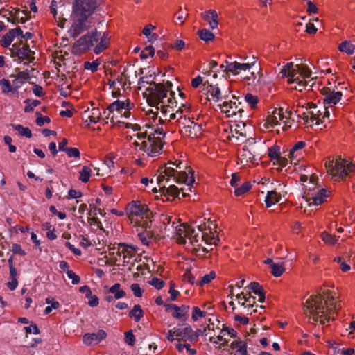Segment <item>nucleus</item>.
<instances>
[{
    "label": "nucleus",
    "mask_w": 355,
    "mask_h": 355,
    "mask_svg": "<svg viewBox=\"0 0 355 355\" xmlns=\"http://www.w3.org/2000/svg\"><path fill=\"white\" fill-rule=\"evenodd\" d=\"M157 180L159 186V193H161V196H164L165 197L170 196H173V198L178 197L180 191L175 185L171 184L168 187H166L165 185L162 186V182L165 180V175H163L162 173H161L157 177Z\"/></svg>",
    "instance_id": "nucleus-17"
},
{
    "label": "nucleus",
    "mask_w": 355,
    "mask_h": 355,
    "mask_svg": "<svg viewBox=\"0 0 355 355\" xmlns=\"http://www.w3.org/2000/svg\"><path fill=\"white\" fill-rule=\"evenodd\" d=\"M144 311L141 309V306L135 304L133 309L129 312V317L134 318L135 322H139L144 316Z\"/></svg>",
    "instance_id": "nucleus-33"
},
{
    "label": "nucleus",
    "mask_w": 355,
    "mask_h": 355,
    "mask_svg": "<svg viewBox=\"0 0 355 355\" xmlns=\"http://www.w3.org/2000/svg\"><path fill=\"white\" fill-rule=\"evenodd\" d=\"M100 64V62L96 60L93 62H84V68L87 70L91 71L92 73L96 72L98 70V67Z\"/></svg>",
    "instance_id": "nucleus-49"
},
{
    "label": "nucleus",
    "mask_w": 355,
    "mask_h": 355,
    "mask_svg": "<svg viewBox=\"0 0 355 355\" xmlns=\"http://www.w3.org/2000/svg\"><path fill=\"white\" fill-rule=\"evenodd\" d=\"M100 37V32L96 29L88 32L77 40L72 46V53L76 55H80L89 51L96 44Z\"/></svg>",
    "instance_id": "nucleus-7"
},
{
    "label": "nucleus",
    "mask_w": 355,
    "mask_h": 355,
    "mask_svg": "<svg viewBox=\"0 0 355 355\" xmlns=\"http://www.w3.org/2000/svg\"><path fill=\"white\" fill-rule=\"evenodd\" d=\"M156 75L155 73H149V74H147L143 77H141L138 81V84L139 85H141L143 83H147V84H149L150 85H152V87H154V85H153V83H155L154 81H149L148 79L150 78H152L153 77L154 78H155Z\"/></svg>",
    "instance_id": "nucleus-57"
},
{
    "label": "nucleus",
    "mask_w": 355,
    "mask_h": 355,
    "mask_svg": "<svg viewBox=\"0 0 355 355\" xmlns=\"http://www.w3.org/2000/svg\"><path fill=\"white\" fill-rule=\"evenodd\" d=\"M26 335L24 339V347H35L38 344L42 343V340L40 338H31L30 334L38 335L40 334V330L37 325L34 322H31L29 325L24 327Z\"/></svg>",
    "instance_id": "nucleus-12"
},
{
    "label": "nucleus",
    "mask_w": 355,
    "mask_h": 355,
    "mask_svg": "<svg viewBox=\"0 0 355 355\" xmlns=\"http://www.w3.org/2000/svg\"><path fill=\"white\" fill-rule=\"evenodd\" d=\"M282 77H288V80L299 78H309L311 76V70L307 65L297 64L294 65L293 62L287 63L280 71Z\"/></svg>",
    "instance_id": "nucleus-9"
},
{
    "label": "nucleus",
    "mask_w": 355,
    "mask_h": 355,
    "mask_svg": "<svg viewBox=\"0 0 355 355\" xmlns=\"http://www.w3.org/2000/svg\"><path fill=\"white\" fill-rule=\"evenodd\" d=\"M130 288L132 291L135 297H140L142 296L143 291L140 288V286L138 284H132L130 286Z\"/></svg>",
    "instance_id": "nucleus-62"
},
{
    "label": "nucleus",
    "mask_w": 355,
    "mask_h": 355,
    "mask_svg": "<svg viewBox=\"0 0 355 355\" xmlns=\"http://www.w3.org/2000/svg\"><path fill=\"white\" fill-rule=\"evenodd\" d=\"M322 240L327 243H329V244H335L337 241V239H336V237L334 236H332L331 234H329V233H327V232H322Z\"/></svg>",
    "instance_id": "nucleus-56"
},
{
    "label": "nucleus",
    "mask_w": 355,
    "mask_h": 355,
    "mask_svg": "<svg viewBox=\"0 0 355 355\" xmlns=\"http://www.w3.org/2000/svg\"><path fill=\"white\" fill-rule=\"evenodd\" d=\"M270 269H271V271H270L271 274L275 277H280L284 273V272L285 270L283 263H272Z\"/></svg>",
    "instance_id": "nucleus-35"
},
{
    "label": "nucleus",
    "mask_w": 355,
    "mask_h": 355,
    "mask_svg": "<svg viewBox=\"0 0 355 355\" xmlns=\"http://www.w3.org/2000/svg\"><path fill=\"white\" fill-rule=\"evenodd\" d=\"M35 51H33L29 45L24 43V83L35 84L37 82L39 71L35 68Z\"/></svg>",
    "instance_id": "nucleus-6"
},
{
    "label": "nucleus",
    "mask_w": 355,
    "mask_h": 355,
    "mask_svg": "<svg viewBox=\"0 0 355 355\" xmlns=\"http://www.w3.org/2000/svg\"><path fill=\"white\" fill-rule=\"evenodd\" d=\"M99 40H100V42L94 49V52L96 55L100 54L105 49L107 48L108 44H109L108 33L106 32H104L102 35H100Z\"/></svg>",
    "instance_id": "nucleus-23"
},
{
    "label": "nucleus",
    "mask_w": 355,
    "mask_h": 355,
    "mask_svg": "<svg viewBox=\"0 0 355 355\" xmlns=\"http://www.w3.org/2000/svg\"><path fill=\"white\" fill-rule=\"evenodd\" d=\"M185 232V224L180 225L179 227H175V235L178 243L184 244L186 243Z\"/></svg>",
    "instance_id": "nucleus-34"
},
{
    "label": "nucleus",
    "mask_w": 355,
    "mask_h": 355,
    "mask_svg": "<svg viewBox=\"0 0 355 355\" xmlns=\"http://www.w3.org/2000/svg\"><path fill=\"white\" fill-rule=\"evenodd\" d=\"M224 332H227L232 338H236L237 336L236 331L233 328L227 327L225 324H223L220 334H223Z\"/></svg>",
    "instance_id": "nucleus-64"
},
{
    "label": "nucleus",
    "mask_w": 355,
    "mask_h": 355,
    "mask_svg": "<svg viewBox=\"0 0 355 355\" xmlns=\"http://www.w3.org/2000/svg\"><path fill=\"white\" fill-rule=\"evenodd\" d=\"M255 60L251 63H239L236 61L229 62L225 61V70L227 71V73H232L234 75H237L241 71L244 72L249 71L255 65Z\"/></svg>",
    "instance_id": "nucleus-16"
},
{
    "label": "nucleus",
    "mask_w": 355,
    "mask_h": 355,
    "mask_svg": "<svg viewBox=\"0 0 355 355\" xmlns=\"http://www.w3.org/2000/svg\"><path fill=\"white\" fill-rule=\"evenodd\" d=\"M282 197L279 193L276 191H268L265 202L267 207H270L272 205L280 201Z\"/></svg>",
    "instance_id": "nucleus-25"
},
{
    "label": "nucleus",
    "mask_w": 355,
    "mask_h": 355,
    "mask_svg": "<svg viewBox=\"0 0 355 355\" xmlns=\"http://www.w3.org/2000/svg\"><path fill=\"white\" fill-rule=\"evenodd\" d=\"M65 153L69 157L77 158V157H80V151L76 148H72V147L68 148L67 149V150L65 151Z\"/></svg>",
    "instance_id": "nucleus-61"
},
{
    "label": "nucleus",
    "mask_w": 355,
    "mask_h": 355,
    "mask_svg": "<svg viewBox=\"0 0 355 355\" xmlns=\"http://www.w3.org/2000/svg\"><path fill=\"white\" fill-rule=\"evenodd\" d=\"M311 80H306L303 78V80H300L299 78H295L292 80H288V83L289 84L291 83H297V86L294 87L295 89L302 92L303 89H305L306 87L309 85V83Z\"/></svg>",
    "instance_id": "nucleus-36"
},
{
    "label": "nucleus",
    "mask_w": 355,
    "mask_h": 355,
    "mask_svg": "<svg viewBox=\"0 0 355 355\" xmlns=\"http://www.w3.org/2000/svg\"><path fill=\"white\" fill-rule=\"evenodd\" d=\"M107 334L104 330H99L97 333H86L83 337L84 344L92 345L97 344L106 338Z\"/></svg>",
    "instance_id": "nucleus-18"
},
{
    "label": "nucleus",
    "mask_w": 355,
    "mask_h": 355,
    "mask_svg": "<svg viewBox=\"0 0 355 355\" xmlns=\"http://www.w3.org/2000/svg\"><path fill=\"white\" fill-rule=\"evenodd\" d=\"M177 340L196 343L198 341V336L188 324H178L176 326Z\"/></svg>",
    "instance_id": "nucleus-14"
},
{
    "label": "nucleus",
    "mask_w": 355,
    "mask_h": 355,
    "mask_svg": "<svg viewBox=\"0 0 355 355\" xmlns=\"http://www.w3.org/2000/svg\"><path fill=\"white\" fill-rule=\"evenodd\" d=\"M306 146V143L304 141H298L297 142L290 150L289 156L291 159L295 157V153L299 150L302 149Z\"/></svg>",
    "instance_id": "nucleus-48"
},
{
    "label": "nucleus",
    "mask_w": 355,
    "mask_h": 355,
    "mask_svg": "<svg viewBox=\"0 0 355 355\" xmlns=\"http://www.w3.org/2000/svg\"><path fill=\"white\" fill-rule=\"evenodd\" d=\"M123 101L116 100L112 103L107 107L108 115L114 111L121 112L123 110Z\"/></svg>",
    "instance_id": "nucleus-43"
},
{
    "label": "nucleus",
    "mask_w": 355,
    "mask_h": 355,
    "mask_svg": "<svg viewBox=\"0 0 355 355\" xmlns=\"http://www.w3.org/2000/svg\"><path fill=\"white\" fill-rule=\"evenodd\" d=\"M10 83L12 88V94H18V90L22 86V75L19 72L17 75L10 76Z\"/></svg>",
    "instance_id": "nucleus-26"
},
{
    "label": "nucleus",
    "mask_w": 355,
    "mask_h": 355,
    "mask_svg": "<svg viewBox=\"0 0 355 355\" xmlns=\"http://www.w3.org/2000/svg\"><path fill=\"white\" fill-rule=\"evenodd\" d=\"M125 342L130 346H134L135 344V336L132 330L125 333Z\"/></svg>",
    "instance_id": "nucleus-54"
},
{
    "label": "nucleus",
    "mask_w": 355,
    "mask_h": 355,
    "mask_svg": "<svg viewBox=\"0 0 355 355\" xmlns=\"http://www.w3.org/2000/svg\"><path fill=\"white\" fill-rule=\"evenodd\" d=\"M322 297L320 294L310 296L306 301L304 313L311 316L314 322H318L319 318H320V324H324L325 321L329 320V315L333 311L340 309L341 306L338 302H332L329 304V306L327 307L326 311H324V305L322 303Z\"/></svg>",
    "instance_id": "nucleus-2"
},
{
    "label": "nucleus",
    "mask_w": 355,
    "mask_h": 355,
    "mask_svg": "<svg viewBox=\"0 0 355 355\" xmlns=\"http://www.w3.org/2000/svg\"><path fill=\"white\" fill-rule=\"evenodd\" d=\"M35 115L37 116L36 124L38 126H42L45 123H50L51 119L47 116H42L40 112H36Z\"/></svg>",
    "instance_id": "nucleus-50"
},
{
    "label": "nucleus",
    "mask_w": 355,
    "mask_h": 355,
    "mask_svg": "<svg viewBox=\"0 0 355 355\" xmlns=\"http://www.w3.org/2000/svg\"><path fill=\"white\" fill-rule=\"evenodd\" d=\"M16 277L17 271L15 268L12 265H10V277L8 282L6 283V285L8 288L11 291L15 290L18 286V282Z\"/></svg>",
    "instance_id": "nucleus-28"
},
{
    "label": "nucleus",
    "mask_w": 355,
    "mask_h": 355,
    "mask_svg": "<svg viewBox=\"0 0 355 355\" xmlns=\"http://www.w3.org/2000/svg\"><path fill=\"white\" fill-rule=\"evenodd\" d=\"M329 192L325 189H320L314 193H306L305 191L304 198L309 207L312 205L318 206L325 201V199L329 196Z\"/></svg>",
    "instance_id": "nucleus-15"
},
{
    "label": "nucleus",
    "mask_w": 355,
    "mask_h": 355,
    "mask_svg": "<svg viewBox=\"0 0 355 355\" xmlns=\"http://www.w3.org/2000/svg\"><path fill=\"white\" fill-rule=\"evenodd\" d=\"M245 126V123L243 121L235 123L234 126L231 127V132L232 133V137H234L236 140H239V137L234 135V133H235L241 137H246Z\"/></svg>",
    "instance_id": "nucleus-24"
},
{
    "label": "nucleus",
    "mask_w": 355,
    "mask_h": 355,
    "mask_svg": "<svg viewBox=\"0 0 355 355\" xmlns=\"http://www.w3.org/2000/svg\"><path fill=\"white\" fill-rule=\"evenodd\" d=\"M241 105V102L239 101L236 103V101L227 100L226 98L221 104L218 105V106L223 113L226 114L227 117H233L236 116L238 114L239 116H241L243 109L242 107H240Z\"/></svg>",
    "instance_id": "nucleus-13"
},
{
    "label": "nucleus",
    "mask_w": 355,
    "mask_h": 355,
    "mask_svg": "<svg viewBox=\"0 0 355 355\" xmlns=\"http://www.w3.org/2000/svg\"><path fill=\"white\" fill-rule=\"evenodd\" d=\"M149 284L158 290L162 289L165 285V282L157 277L152 278L149 282Z\"/></svg>",
    "instance_id": "nucleus-55"
},
{
    "label": "nucleus",
    "mask_w": 355,
    "mask_h": 355,
    "mask_svg": "<svg viewBox=\"0 0 355 355\" xmlns=\"http://www.w3.org/2000/svg\"><path fill=\"white\" fill-rule=\"evenodd\" d=\"M179 310L177 313H173L172 316L175 318L180 320L182 322H185L188 318V312L189 306L187 305H182L179 306Z\"/></svg>",
    "instance_id": "nucleus-30"
},
{
    "label": "nucleus",
    "mask_w": 355,
    "mask_h": 355,
    "mask_svg": "<svg viewBox=\"0 0 355 355\" xmlns=\"http://www.w3.org/2000/svg\"><path fill=\"white\" fill-rule=\"evenodd\" d=\"M338 49L341 52L352 55L354 53L355 45L352 44L351 42L345 40L339 44Z\"/></svg>",
    "instance_id": "nucleus-31"
},
{
    "label": "nucleus",
    "mask_w": 355,
    "mask_h": 355,
    "mask_svg": "<svg viewBox=\"0 0 355 355\" xmlns=\"http://www.w3.org/2000/svg\"><path fill=\"white\" fill-rule=\"evenodd\" d=\"M205 314L206 313L201 311L198 306H194L193 309L192 319L196 321L199 318L205 317Z\"/></svg>",
    "instance_id": "nucleus-58"
},
{
    "label": "nucleus",
    "mask_w": 355,
    "mask_h": 355,
    "mask_svg": "<svg viewBox=\"0 0 355 355\" xmlns=\"http://www.w3.org/2000/svg\"><path fill=\"white\" fill-rule=\"evenodd\" d=\"M183 280L185 282H188L192 285L195 284V282H196L195 277L191 273V270H187V271L185 272V273L183 276Z\"/></svg>",
    "instance_id": "nucleus-59"
},
{
    "label": "nucleus",
    "mask_w": 355,
    "mask_h": 355,
    "mask_svg": "<svg viewBox=\"0 0 355 355\" xmlns=\"http://www.w3.org/2000/svg\"><path fill=\"white\" fill-rule=\"evenodd\" d=\"M329 92L326 97L324 98L323 103L324 105L338 103L343 96L341 92H335L334 90H327Z\"/></svg>",
    "instance_id": "nucleus-21"
},
{
    "label": "nucleus",
    "mask_w": 355,
    "mask_h": 355,
    "mask_svg": "<svg viewBox=\"0 0 355 355\" xmlns=\"http://www.w3.org/2000/svg\"><path fill=\"white\" fill-rule=\"evenodd\" d=\"M203 19L209 22V26L211 29H215L218 27V13L215 10H209L207 12L201 14Z\"/></svg>",
    "instance_id": "nucleus-19"
},
{
    "label": "nucleus",
    "mask_w": 355,
    "mask_h": 355,
    "mask_svg": "<svg viewBox=\"0 0 355 355\" xmlns=\"http://www.w3.org/2000/svg\"><path fill=\"white\" fill-rule=\"evenodd\" d=\"M85 113H88L87 116L89 119V122L92 123H96L101 116V113L98 107H94L91 111L88 109L85 111Z\"/></svg>",
    "instance_id": "nucleus-32"
},
{
    "label": "nucleus",
    "mask_w": 355,
    "mask_h": 355,
    "mask_svg": "<svg viewBox=\"0 0 355 355\" xmlns=\"http://www.w3.org/2000/svg\"><path fill=\"white\" fill-rule=\"evenodd\" d=\"M138 236L143 244L148 245L150 239L152 237V234L150 232H143L139 233Z\"/></svg>",
    "instance_id": "nucleus-53"
},
{
    "label": "nucleus",
    "mask_w": 355,
    "mask_h": 355,
    "mask_svg": "<svg viewBox=\"0 0 355 355\" xmlns=\"http://www.w3.org/2000/svg\"><path fill=\"white\" fill-rule=\"evenodd\" d=\"M326 166L329 168V170L332 172L334 176H337L343 180H345L355 168L354 164L349 162L340 157L336 159L335 162L330 161L328 164L327 163Z\"/></svg>",
    "instance_id": "nucleus-8"
},
{
    "label": "nucleus",
    "mask_w": 355,
    "mask_h": 355,
    "mask_svg": "<svg viewBox=\"0 0 355 355\" xmlns=\"http://www.w3.org/2000/svg\"><path fill=\"white\" fill-rule=\"evenodd\" d=\"M89 207L91 208V210L87 213L88 215H91L92 212L93 213L94 215L100 214L103 216L105 215V213L104 212L103 210H102L100 208H97L94 205L90 204Z\"/></svg>",
    "instance_id": "nucleus-63"
},
{
    "label": "nucleus",
    "mask_w": 355,
    "mask_h": 355,
    "mask_svg": "<svg viewBox=\"0 0 355 355\" xmlns=\"http://www.w3.org/2000/svg\"><path fill=\"white\" fill-rule=\"evenodd\" d=\"M286 116L284 115L283 109L279 108L278 110H275L272 114L268 116V121L272 125H277L279 123V120L283 121Z\"/></svg>",
    "instance_id": "nucleus-27"
},
{
    "label": "nucleus",
    "mask_w": 355,
    "mask_h": 355,
    "mask_svg": "<svg viewBox=\"0 0 355 355\" xmlns=\"http://www.w3.org/2000/svg\"><path fill=\"white\" fill-rule=\"evenodd\" d=\"M252 185L250 182H245L241 187H236L234 194L236 196H241L247 193L250 189Z\"/></svg>",
    "instance_id": "nucleus-42"
},
{
    "label": "nucleus",
    "mask_w": 355,
    "mask_h": 355,
    "mask_svg": "<svg viewBox=\"0 0 355 355\" xmlns=\"http://www.w3.org/2000/svg\"><path fill=\"white\" fill-rule=\"evenodd\" d=\"M160 173H164L166 176L173 177L175 182L185 183L191 186L195 181L193 171L189 169L188 173L186 171H177L173 167L166 165L164 167H160L159 169Z\"/></svg>",
    "instance_id": "nucleus-10"
},
{
    "label": "nucleus",
    "mask_w": 355,
    "mask_h": 355,
    "mask_svg": "<svg viewBox=\"0 0 355 355\" xmlns=\"http://www.w3.org/2000/svg\"><path fill=\"white\" fill-rule=\"evenodd\" d=\"M204 85H207V92L215 98V101H219L222 98L226 99L228 98V95L225 94L224 96H221V91L219 87L216 85H212L208 81L204 83Z\"/></svg>",
    "instance_id": "nucleus-20"
},
{
    "label": "nucleus",
    "mask_w": 355,
    "mask_h": 355,
    "mask_svg": "<svg viewBox=\"0 0 355 355\" xmlns=\"http://www.w3.org/2000/svg\"><path fill=\"white\" fill-rule=\"evenodd\" d=\"M230 348L236 349L234 355H248L247 343L243 340H234L230 344Z\"/></svg>",
    "instance_id": "nucleus-22"
},
{
    "label": "nucleus",
    "mask_w": 355,
    "mask_h": 355,
    "mask_svg": "<svg viewBox=\"0 0 355 355\" xmlns=\"http://www.w3.org/2000/svg\"><path fill=\"white\" fill-rule=\"evenodd\" d=\"M245 101L251 106L252 108H254L258 103V98L250 93H248L245 96Z\"/></svg>",
    "instance_id": "nucleus-52"
},
{
    "label": "nucleus",
    "mask_w": 355,
    "mask_h": 355,
    "mask_svg": "<svg viewBox=\"0 0 355 355\" xmlns=\"http://www.w3.org/2000/svg\"><path fill=\"white\" fill-rule=\"evenodd\" d=\"M125 212L131 219L135 216L145 217L150 222H151V218L154 216V214L148 209V206L139 200H133L130 202L125 208Z\"/></svg>",
    "instance_id": "nucleus-11"
},
{
    "label": "nucleus",
    "mask_w": 355,
    "mask_h": 355,
    "mask_svg": "<svg viewBox=\"0 0 355 355\" xmlns=\"http://www.w3.org/2000/svg\"><path fill=\"white\" fill-rule=\"evenodd\" d=\"M91 173L92 170L89 166H83L82 170L80 171L79 180H81L83 182H87L89 180Z\"/></svg>",
    "instance_id": "nucleus-40"
},
{
    "label": "nucleus",
    "mask_w": 355,
    "mask_h": 355,
    "mask_svg": "<svg viewBox=\"0 0 355 355\" xmlns=\"http://www.w3.org/2000/svg\"><path fill=\"white\" fill-rule=\"evenodd\" d=\"M154 87L146 89L148 96L146 98L148 104L151 107H155L157 111L160 110L164 117L171 112V107L166 105L165 98L167 97L168 89L162 83H153Z\"/></svg>",
    "instance_id": "nucleus-4"
},
{
    "label": "nucleus",
    "mask_w": 355,
    "mask_h": 355,
    "mask_svg": "<svg viewBox=\"0 0 355 355\" xmlns=\"http://www.w3.org/2000/svg\"><path fill=\"white\" fill-rule=\"evenodd\" d=\"M216 277V273L214 271H211L209 274L204 275L201 280L197 283L200 286H202L206 284L209 283L212 279Z\"/></svg>",
    "instance_id": "nucleus-47"
},
{
    "label": "nucleus",
    "mask_w": 355,
    "mask_h": 355,
    "mask_svg": "<svg viewBox=\"0 0 355 355\" xmlns=\"http://www.w3.org/2000/svg\"><path fill=\"white\" fill-rule=\"evenodd\" d=\"M24 103L26 104L25 107L24 108V111L26 112H33L34 107L39 105L41 102L39 100H31L29 98L24 101Z\"/></svg>",
    "instance_id": "nucleus-39"
},
{
    "label": "nucleus",
    "mask_w": 355,
    "mask_h": 355,
    "mask_svg": "<svg viewBox=\"0 0 355 355\" xmlns=\"http://www.w3.org/2000/svg\"><path fill=\"white\" fill-rule=\"evenodd\" d=\"M176 123H178V126L179 128H185L186 126L193 124V125H196V124L190 119V118H187L186 116H180V118L177 120Z\"/></svg>",
    "instance_id": "nucleus-45"
},
{
    "label": "nucleus",
    "mask_w": 355,
    "mask_h": 355,
    "mask_svg": "<svg viewBox=\"0 0 355 355\" xmlns=\"http://www.w3.org/2000/svg\"><path fill=\"white\" fill-rule=\"evenodd\" d=\"M67 275L68 278L71 279L73 284H78L80 282V279L79 276L76 275L73 270H67Z\"/></svg>",
    "instance_id": "nucleus-60"
},
{
    "label": "nucleus",
    "mask_w": 355,
    "mask_h": 355,
    "mask_svg": "<svg viewBox=\"0 0 355 355\" xmlns=\"http://www.w3.org/2000/svg\"><path fill=\"white\" fill-rule=\"evenodd\" d=\"M236 299H243L245 302L248 303L249 306H254V304L255 303V297H253L250 295V293L245 294L243 292H241L239 294L236 295Z\"/></svg>",
    "instance_id": "nucleus-41"
},
{
    "label": "nucleus",
    "mask_w": 355,
    "mask_h": 355,
    "mask_svg": "<svg viewBox=\"0 0 355 355\" xmlns=\"http://www.w3.org/2000/svg\"><path fill=\"white\" fill-rule=\"evenodd\" d=\"M248 288H249L252 292H253L256 295L262 294L264 292L263 288L261 286L258 282H252L248 286Z\"/></svg>",
    "instance_id": "nucleus-46"
},
{
    "label": "nucleus",
    "mask_w": 355,
    "mask_h": 355,
    "mask_svg": "<svg viewBox=\"0 0 355 355\" xmlns=\"http://www.w3.org/2000/svg\"><path fill=\"white\" fill-rule=\"evenodd\" d=\"M280 147L274 145L268 148V156L272 160H277L280 156Z\"/></svg>",
    "instance_id": "nucleus-44"
},
{
    "label": "nucleus",
    "mask_w": 355,
    "mask_h": 355,
    "mask_svg": "<svg viewBox=\"0 0 355 355\" xmlns=\"http://www.w3.org/2000/svg\"><path fill=\"white\" fill-rule=\"evenodd\" d=\"M240 156L241 162L245 161L246 162H252L254 159V154L248 150L246 145H244L243 147Z\"/></svg>",
    "instance_id": "nucleus-37"
},
{
    "label": "nucleus",
    "mask_w": 355,
    "mask_h": 355,
    "mask_svg": "<svg viewBox=\"0 0 355 355\" xmlns=\"http://www.w3.org/2000/svg\"><path fill=\"white\" fill-rule=\"evenodd\" d=\"M22 31L19 26L11 29L6 33L1 40L3 46L8 48L6 54L10 55L13 60L20 63L22 58Z\"/></svg>",
    "instance_id": "nucleus-3"
},
{
    "label": "nucleus",
    "mask_w": 355,
    "mask_h": 355,
    "mask_svg": "<svg viewBox=\"0 0 355 355\" xmlns=\"http://www.w3.org/2000/svg\"><path fill=\"white\" fill-rule=\"evenodd\" d=\"M198 36L200 40L208 42L214 39V35L208 29L203 28L198 31Z\"/></svg>",
    "instance_id": "nucleus-38"
},
{
    "label": "nucleus",
    "mask_w": 355,
    "mask_h": 355,
    "mask_svg": "<svg viewBox=\"0 0 355 355\" xmlns=\"http://www.w3.org/2000/svg\"><path fill=\"white\" fill-rule=\"evenodd\" d=\"M108 292L114 295L113 296L115 300L123 298L126 295L125 292L121 289V284L119 283H115L113 286H112L109 288Z\"/></svg>",
    "instance_id": "nucleus-29"
},
{
    "label": "nucleus",
    "mask_w": 355,
    "mask_h": 355,
    "mask_svg": "<svg viewBox=\"0 0 355 355\" xmlns=\"http://www.w3.org/2000/svg\"><path fill=\"white\" fill-rule=\"evenodd\" d=\"M101 0H74L72 5L73 23L68 31L69 37L76 38L88 30L92 16L100 10Z\"/></svg>",
    "instance_id": "nucleus-1"
},
{
    "label": "nucleus",
    "mask_w": 355,
    "mask_h": 355,
    "mask_svg": "<svg viewBox=\"0 0 355 355\" xmlns=\"http://www.w3.org/2000/svg\"><path fill=\"white\" fill-rule=\"evenodd\" d=\"M165 136L166 133L163 128H157L154 133L148 136V140L141 143V150L152 157L159 155L163 148L164 143L162 140Z\"/></svg>",
    "instance_id": "nucleus-5"
},
{
    "label": "nucleus",
    "mask_w": 355,
    "mask_h": 355,
    "mask_svg": "<svg viewBox=\"0 0 355 355\" xmlns=\"http://www.w3.org/2000/svg\"><path fill=\"white\" fill-rule=\"evenodd\" d=\"M0 85L1 87V89L3 93H8V92L12 93V88L11 87V83L9 80H6L4 78L1 79L0 80Z\"/></svg>",
    "instance_id": "nucleus-51"
}]
</instances>
